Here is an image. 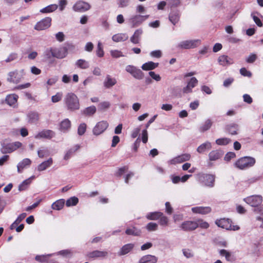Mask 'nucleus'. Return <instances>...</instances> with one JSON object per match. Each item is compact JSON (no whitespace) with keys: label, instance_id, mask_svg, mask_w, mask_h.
<instances>
[{"label":"nucleus","instance_id":"f257e3e1","mask_svg":"<svg viewBox=\"0 0 263 263\" xmlns=\"http://www.w3.org/2000/svg\"><path fill=\"white\" fill-rule=\"evenodd\" d=\"M64 102L67 109L70 111L79 110L80 108L79 99L73 92L68 93L64 98Z\"/></svg>","mask_w":263,"mask_h":263},{"label":"nucleus","instance_id":"f03ea898","mask_svg":"<svg viewBox=\"0 0 263 263\" xmlns=\"http://www.w3.org/2000/svg\"><path fill=\"white\" fill-rule=\"evenodd\" d=\"M256 162L255 158L245 156L238 159L235 163L234 165L236 167L240 170H245L247 168L253 166Z\"/></svg>","mask_w":263,"mask_h":263},{"label":"nucleus","instance_id":"7ed1b4c3","mask_svg":"<svg viewBox=\"0 0 263 263\" xmlns=\"http://www.w3.org/2000/svg\"><path fill=\"white\" fill-rule=\"evenodd\" d=\"M2 147L1 152L2 154L11 153L22 146L21 142L16 141L9 143L7 140H4L1 143Z\"/></svg>","mask_w":263,"mask_h":263},{"label":"nucleus","instance_id":"20e7f679","mask_svg":"<svg viewBox=\"0 0 263 263\" xmlns=\"http://www.w3.org/2000/svg\"><path fill=\"white\" fill-rule=\"evenodd\" d=\"M232 220L229 218H221L215 221V223L218 227L226 230L237 231L240 229L238 226L232 225Z\"/></svg>","mask_w":263,"mask_h":263},{"label":"nucleus","instance_id":"39448f33","mask_svg":"<svg viewBox=\"0 0 263 263\" xmlns=\"http://www.w3.org/2000/svg\"><path fill=\"white\" fill-rule=\"evenodd\" d=\"M73 46L71 44L66 43L59 48H54L55 53V58L62 59L65 58L69 49L73 48Z\"/></svg>","mask_w":263,"mask_h":263},{"label":"nucleus","instance_id":"423d86ee","mask_svg":"<svg viewBox=\"0 0 263 263\" xmlns=\"http://www.w3.org/2000/svg\"><path fill=\"white\" fill-rule=\"evenodd\" d=\"M215 176L212 174H202L199 175V180L205 186L212 187L214 186Z\"/></svg>","mask_w":263,"mask_h":263},{"label":"nucleus","instance_id":"0eeeda50","mask_svg":"<svg viewBox=\"0 0 263 263\" xmlns=\"http://www.w3.org/2000/svg\"><path fill=\"white\" fill-rule=\"evenodd\" d=\"M201 44V40L199 39L186 40L181 42L178 47L181 49H189L195 48Z\"/></svg>","mask_w":263,"mask_h":263},{"label":"nucleus","instance_id":"6e6552de","mask_svg":"<svg viewBox=\"0 0 263 263\" xmlns=\"http://www.w3.org/2000/svg\"><path fill=\"white\" fill-rule=\"evenodd\" d=\"M126 71L130 73L135 79L142 80L144 77V74L142 71L133 65H127L126 67Z\"/></svg>","mask_w":263,"mask_h":263},{"label":"nucleus","instance_id":"1a4fd4ad","mask_svg":"<svg viewBox=\"0 0 263 263\" xmlns=\"http://www.w3.org/2000/svg\"><path fill=\"white\" fill-rule=\"evenodd\" d=\"M243 200L251 206L257 207L262 203V197L260 195H252L244 198Z\"/></svg>","mask_w":263,"mask_h":263},{"label":"nucleus","instance_id":"9d476101","mask_svg":"<svg viewBox=\"0 0 263 263\" xmlns=\"http://www.w3.org/2000/svg\"><path fill=\"white\" fill-rule=\"evenodd\" d=\"M51 24V18L46 17L38 22L34 26V29L40 31L48 28Z\"/></svg>","mask_w":263,"mask_h":263},{"label":"nucleus","instance_id":"9b49d317","mask_svg":"<svg viewBox=\"0 0 263 263\" xmlns=\"http://www.w3.org/2000/svg\"><path fill=\"white\" fill-rule=\"evenodd\" d=\"M108 127V123L106 121H101L97 123L92 130L95 135L98 136L102 134Z\"/></svg>","mask_w":263,"mask_h":263},{"label":"nucleus","instance_id":"f8f14e48","mask_svg":"<svg viewBox=\"0 0 263 263\" xmlns=\"http://www.w3.org/2000/svg\"><path fill=\"white\" fill-rule=\"evenodd\" d=\"M91 8L90 5L84 1H78L73 6V9L75 11L84 12L88 10Z\"/></svg>","mask_w":263,"mask_h":263},{"label":"nucleus","instance_id":"ddd939ff","mask_svg":"<svg viewBox=\"0 0 263 263\" xmlns=\"http://www.w3.org/2000/svg\"><path fill=\"white\" fill-rule=\"evenodd\" d=\"M180 227L184 231L191 232L198 228V225L196 221L186 220L183 222Z\"/></svg>","mask_w":263,"mask_h":263},{"label":"nucleus","instance_id":"4468645a","mask_svg":"<svg viewBox=\"0 0 263 263\" xmlns=\"http://www.w3.org/2000/svg\"><path fill=\"white\" fill-rule=\"evenodd\" d=\"M108 252L106 251L95 250L89 252L87 256L90 258H104L107 256Z\"/></svg>","mask_w":263,"mask_h":263},{"label":"nucleus","instance_id":"2eb2a0df","mask_svg":"<svg viewBox=\"0 0 263 263\" xmlns=\"http://www.w3.org/2000/svg\"><path fill=\"white\" fill-rule=\"evenodd\" d=\"M55 136V133L50 129H44L39 132L35 136L36 139L45 138L51 139Z\"/></svg>","mask_w":263,"mask_h":263},{"label":"nucleus","instance_id":"dca6fc26","mask_svg":"<svg viewBox=\"0 0 263 263\" xmlns=\"http://www.w3.org/2000/svg\"><path fill=\"white\" fill-rule=\"evenodd\" d=\"M191 155L189 154H183L178 156L170 160L171 164H176L177 163H181L184 161H188L191 158Z\"/></svg>","mask_w":263,"mask_h":263},{"label":"nucleus","instance_id":"f3484780","mask_svg":"<svg viewBox=\"0 0 263 263\" xmlns=\"http://www.w3.org/2000/svg\"><path fill=\"white\" fill-rule=\"evenodd\" d=\"M191 210L194 214H198L201 215H206L212 212V209L210 206H195L193 207Z\"/></svg>","mask_w":263,"mask_h":263},{"label":"nucleus","instance_id":"a211bd4d","mask_svg":"<svg viewBox=\"0 0 263 263\" xmlns=\"http://www.w3.org/2000/svg\"><path fill=\"white\" fill-rule=\"evenodd\" d=\"M21 79L22 77L18 74L17 70H15L8 73L7 81L16 84L21 81Z\"/></svg>","mask_w":263,"mask_h":263},{"label":"nucleus","instance_id":"6ab92c4d","mask_svg":"<svg viewBox=\"0 0 263 263\" xmlns=\"http://www.w3.org/2000/svg\"><path fill=\"white\" fill-rule=\"evenodd\" d=\"M180 14L178 10L172 11L168 15L170 21L175 25L180 20Z\"/></svg>","mask_w":263,"mask_h":263},{"label":"nucleus","instance_id":"aec40b11","mask_svg":"<svg viewBox=\"0 0 263 263\" xmlns=\"http://www.w3.org/2000/svg\"><path fill=\"white\" fill-rule=\"evenodd\" d=\"M218 63L222 66L231 65L233 63V60L226 55H221L218 59Z\"/></svg>","mask_w":263,"mask_h":263},{"label":"nucleus","instance_id":"412c9836","mask_svg":"<svg viewBox=\"0 0 263 263\" xmlns=\"http://www.w3.org/2000/svg\"><path fill=\"white\" fill-rule=\"evenodd\" d=\"M157 260V258L155 256L146 255L140 259L139 263H156Z\"/></svg>","mask_w":263,"mask_h":263},{"label":"nucleus","instance_id":"4be33fe9","mask_svg":"<svg viewBox=\"0 0 263 263\" xmlns=\"http://www.w3.org/2000/svg\"><path fill=\"white\" fill-rule=\"evenodd\" d=\"M255 211H257L260 214V215L257 216L256 218V226L263 228V207H260L257 210H255Z\"/></svg>","mask_w":263,"mask_h":263},{"label":"nucleus","instance_id":"5701e85b","mask_svg":"<svg viewBox=\"0 0 263 263\" xmlns=\"http://www.w3.org/2000/svg\"><path fill=\"white\" fill-rule=\"evenodd\" d=\"M54 47L47 48L44 52L43 56L46 60H49L52 58H55V53L54 52Z\"/></svg>","mask_w":263,"mask_h":263},{"label":"nucleus","instance_id":"b1692460","mask_svg":"<svg viewBox=\"0 0 263 263\" xmlns=\"http://www.w3.org/2000/svg\"><path fill=\"white\" fill-rule=\"evenodd\" d=\"M31 163V161L29 158L24 159L21 162H20L17 166V171L18 173H22L23 170L26 166H29Z\"/></svg>","mask_w":263,"mask_h":263},{"label":"nucleus","instance_id":"393cba45","mask_svg":"<svg viewBox=\"0 0 263 263\" xmlns=\"http://www.w3.org/2000/svg\"><path fill=\"white\" fill-rule=\"evenodd\" d=\"M53 163V160L51 158H50L47 160L39 164L37 166V170L39 171H43L45 170L48 167H50Z\"/></svg>","mask_w":263,"mask_h":263},{"label":"nucleus","instance_id":"a878e982","mask_svg":"<svg viewBox=\"0 0 263 263\" xmlns=\"http://www.w3.org/2000/svg\"><path fill=\"white\" fill-rule=\"evenodd\" d=\"M158 65V63H154L150 61L143 64L141 68L144 70H152L157 67Z\"/></svg>","mask_w":263,"mask_h":263},{"label":"nucleus","instance_id":"bb28decb","mask_svg":"<svg viewBox=\"0 0 263 263\" xmlns=\"http://www.w3.org/2000/svg\"><path fill=\"white\" fill-rule=\"evenodd\" d=\"M222 154L220 151L214 150L211 151L209 154V160L211 161H216L219 159Z\"/></svg>","mask_w":263,"mask_h":263},{"label":"nucleus","instance_id":"cd10ccee","mask_svg":"<svg viewBox=\"0 0 263 263\" xmlns=\"http://www.w3.org/2000/svg\"><path fill=\"white\" fill-rule=\"evenodd\" d=\"M18 98V97L17 95L11 94L7 96L5 101L8 105L12 106L16 103Z\"/></svg>","mask_w":263,"mask_h":263},{"label":"nucleus","instance_id":"c85d7f7f","mask_svg":"<svg viewBox=\"0 0 263 263\" xmlns=\"http://www.w3.org/2000/svg\"><path fill=\"white\" fill-rule=\"evenodd\" d=\"M134 245L133 243H128L123 246L119 253V255H123L129 253L134 248Z\"/></svg>","mask_w":263,"mask_h":263},{"label":"nucleus","instance_id":"c756f323","mask_svg":"<svg viewBox=\"0 0 263 263\" xmlns=\"http://www.w3.org/2000/svg\"><path fill=\"white\" fill-rule=\"evenodd\" d=\"M116 83L117 81L115 78H111L110 76L107 75L104 82V85L106 88H108L114 86Z\"/></svg>","mask_w":263,"mask_h":263},{"label":"nucleus","instance_id":"7c9ffc66","mask_svg":"<svg viewBox=\"0 0 263 263\" xmlns=\"http://www.w3.org/2000/svg\"><path fill=\"white\" fill-rule=\"evenodd\" d=\"M71 127V122L68 119L63 120L60 124V129L61 131H66Z\"/></svg>","mask_w":263,"mask_h":263},{"label":"nucleus","instance_id":"2f4dec72","mask_svg":"<svg viewBox=\"0 0 263 263\" xmlns=\"http://www.w3.org/2000/svg\"><path fill=\"white\" fill-rule=\"evenodd\" d=\"M112 39L114 42H123L128 39V36L125 33H118L112 36Z\"/></svg>","mask_w":263,"mask_h":263},{"label":"nucleus","instance_id":"473e14b6","mask_svg":"<svg viewBox=\"0 0 263 263\" xmlns=\"http://www.w3.org/2000/svg\"><path fill=\"white\" fill-rule=\"evenodd\" d=\"M65 200L63 199H59L53 202L51 205V208L54 210H60L64 205Z\"/></svg>","mask_w":263,"mask_h":263},{"label":"nucleus","instance_id":"72a5a7b5","mask_svg":"<svg viewBox=\"0 0 263 263\" xmlns=\"http://www.w3.org/2000/svg\"><path fill=\"white\" fill-rule=\"evenodd\" d=\"M27 214L25 213L20 214L16 219L11 224L10 229L11 230L14 229L17 225L26 217Z\"/></svg>","mask_w":263,"mask_h":263},{"label":"nucleus","instance_id":"f704fd0d","mask_svg":"<svg viewBox=\"0 0 263 263\" xmlns=\"http://www.w3.org/2000/svg\"><path fill=\"white\" fill-rule=\"evenodd\" d=\"M162 215V212H154L148 213L146 217L147 219L150 220H156L159 219V217Z\"/></svg>","mask_w":263,"mask_h":263},{"label":"nucleus","instance_id":"c9c22d12","mask_svg":"<svg viewBox=\"0 0 263 263\" xmlns=\"http://www.w3.org/2000/svg\"><path fill=\"white\" fill-rule=\"evenodd\" d=\"M211 148V143L210 142H206L199 145L197 148V151L201 154L204 153L206 149H210Z\"/></svg>","mask_w":263,"mask_h":263},{"label":"nucleus","instance_id":"e433bc0d","mask_svg":"<svg viewBox=\"0 0 263 263\" xmlns=\"http://www.w3.org/2000/svg\"><path fill=\"white\" fill-rule=\"evenodd\" d=\"M219 254L221 256H224L226 259L228 261H233V256L232 253L225 249H221L219 251Z\"/></svg>","mask_w":263,"mask_h":263},{"label":"nucleus","instance_id":"4c0bfd02","mask_svg":"<svg viewBox=\"0 0 263 263\" xmlns=\"http://www.w3.org/2000/svg\"><path fill=\"white\" fill-rule=\"evenodd\" d=\"M125 233L128 235L139 236L141 234V231L135 227L127 228L125 231Z\"/></svg>","mask_w":263,"mask_h":263},{"label":"nucleus","instance_id":"58836bf2","mask_svg":"<svg viewBox=\"0 0 263 263\" xmlns=\"http://www.w3.org/2000/svg\"><path fill=\"white\" fill-rule=\"evenodd\" d=\"M58 8V5L56 4L50 5L40 10V12L42 13H51L54 11Z\"/></svg>","mask_w":263,"mask_h":263},{"label":"nucleus","instance_id":"ea45409f","mask_svg":"<svg viewBox=\"0 0 263 263\" xmlns=\"http://www.w3.org/2000/svg\"><path fill=\"white\" fill-rule=\"evenodd\" d=\"M142 33V30L138 29L135 31L134 35L131 37L130 41L134 44H138L139 42L140 36Z\"/></svg>","mask_w":263,"mask_h":263},{"label":"nucleus","instance_id":"a19ab883","mask_svg":"<svg viewBox=\"0 0 263 263\" xmlns=\"http://www.w3.org/2000/svg\"><path fill=\"white\" fill-rule=\"evenodd\" d=\"M96 112V108L95 106H91L85 108L82 111V114L86 116H91Z\"/></svg>","mask_w":263,"mask_h":263},{"label":"nucleus","instance_id":"79ce46f5","mask_svg":"<svg viewBox=\"0 0 263 263\" xmlns=\"http://www.w3.org/2000/svg\"><path fill=\"white\" fill-rule=\"evenodd\" d=\"M212 121L210 119L206 120L205 122L200 127L199 130L204 132L209 129L212 125Z\"/></svg>","mask_w":263,"mask_h":263},{"label":"nucleus","instance_id":"37998d69","mask_svg":"<svg viewBox=\"0 0 263 263\" xmlns=\"http://www.w3.org/2000/svg\"><path fill=\"white\" fill-rule=\"evenodd\" d=\"M79 148L80 146L78 145H76L73 147L69 149L65 155L64 159L66 160H68Z\"/></svg>","mask_w":263,"mask_h":263},{"label":"nucleus","instance_id":"c03bdc74","mask_svg":"<svg viewBox=\"0 0 263 263\" xmlns=\"http://www.w3.org/2000/svg\"><path fill=\"white\" fill-rule=\"evenodd\" d=\"M238 130V126L235 124H230L227 126L226 130L228 133L231 135L237 134Z\"/></svg>","mask_w":263,"mask_h":263},{"label":"nucleus","instance_id":"a18cd8bd","mask_svg":"<svg viewBox=\"0 0 263 263\" xmlns=\"http://www.w3.org/2000/svg\"><path fill=\"white\" fill-rule=\"evenodd\" d=\"M29 121L31 123L36 122L39 119V115L36 112H30L27 115Z\"/></svg>","mask_w":263,"mask_h":263},{"label":"nucleus","instance_id":"49530a36","mask_svg":"<svg viewBox=\"0 0 263 263\" xmlns=\"http://www.w3.org/2000/svg\"><path fill=\"white\" fill-rule=\"evenodd\" d=\"M198 225V228L200 227L201 229H206L209 228L210 224L205 221H204L202 219H198L196 220Z\"/></svg>","mask_w":263,"mask_h":263},{"label":"nucleus","instance_id":"de8ad7c7","mask_svg":"<svg viewBox=\"0 0 263 263\" xmlns=\"http://www.w3.org/2000/svg\"><path fill=\"white\" fill-rule=\"evenodd\" d=\"M77 66L82 69H86L89 67L88 63L84 60L80 59L77 61Z\"/></svg>","mask_w":263,"mask_h":263},{"label":"nucleus","instance_id":"09e8293b","mask_svg":"<svg viewBox=\"0 0 263 263\" xmlns=\"http://www.w3.org/2000/svg\"><path fill=\"white\" fill-rule=\"evenodd\" d=\"M79 202V199L76 197H72L68 199L66 202L67 206L76 205Z\"/></svg>","mask_w":263,"mask_h":263},{"label":"nucleus","instance_id":"8fccbe9b","mask_svg":"<svg viewBox=\"0 0 263 263\" xmlns=\"http://www.w3.org/2000/svg\"><path fill=\"white\" fill-rule=\"evenodd\" d=\"M231 141V139L228 138H219L216 140V143L219 145H226Z\"/></svg>","mask_w":263,"mask_h":263},{"label":"nucleus","instance_id":"3c124183","mask_svg":"<svg viewBox=\"0 0 263 263\" xmlns=\"http://www.w3.org/2000/svg\"><path fill=\"white\" fill-rule=\"evenodd\" d=\"M159 223L162 226H167L168 224V218L162 213V215L159 218Z\"/></svg>","mask_w":263,"mask_h":263},{"label":"nucleus","instance_id":"603ef678","mask_svg":"<svg viewBox=\"0 0 263 263\" xmlns=\"http://www.w3.org/2000/svg\"><path fill=\"white\" fill-rule=\"evenodd\" d=\"M31 182V180L29 178L26 179L19 185L18 190L21 191L25 190L30 184Z\"/></svg>","mask_w":263,"mask_h":263},{"label":"nucleus","instance_id":"864d4df0","mask_svg":"<svg viewBox=\"0 0 263 263\" xmlns=\"http://www.w3.org/2000/svg\"><path fill=\"white\" fill-rule=\"evenodd\" d=\"M128 170V166L127 165L124 166L119 168L115 173V176L117 177H121L124 173L127 172Z\"/></svg>","mask_w":263,"mask_h":263},{"label":"nucleus","instance_id":"5fc2aeb1","mask_svg":"<svg viewBox=\"0 0 263 263\" xmlns=\"http://www.w3.org/2000/svg\"><path fill=\"white\" fill-rule=\"evenodd\" d=\"M62 97V92H57L55 95L52 96L51 101L53 103L58 102L61 100Z\"/></svg>","mask_w":263,"mask_h":263},{"label":"nucleus","instance_id":"6e6d98bb","mask_svg":"<svg viewBox=\"0 0 263 263\" xmlns=\"http://www.w3.org/2000/svg\"><path fill=\"white\" fill-rule=\"evenodd\" d=\"M146 229L148 231H156L158 229V224L154 222H149L146 226Z\"/></svg>","mask_w":263,"mask_h":263},{"label":"nucleus","instance_id":"4d7b16f0","mask_svg":"<svg viewBox=\"0 0 263 263\" xmlns=\"http://www.w3.org/2000/svg\"><path fill=\"white\" fill-rule=\"evenodd\" d=\"M86 124L85 123H81L78 129V133L79 135H83L86 132Z\"/></svg>","mask_w":263,"mask_h":263},{"label":"nucleus","instance_id":"13d9d810","mask_svg":"<svg viewBox=\"0 0 263 263\" xmlns=\"http://www.w3.org/2000/svg\"><path fill=\"white\" fill-rule=\"evenodd\" d=\"M37 155L40 158H43L46 156L49 155V151L46 148L40 149L37 151Z\"/></svg>","mask_w":263,"mask_h":263},{"label":"nucleus","instance_id":"bf43d9fd","mask_svg":"<svg viewBox=\"0 0 263 263\" xmlns=\"http://www.w3.org/2000/svg\"><path fill=\"white\" fill-rule=\"evenodd\" d=\"M257 55L255 53H251L246 60V62L248 63H253L257 59Z\"/></svg>","mask_w":263,"mask_h":263},{"label":"nucleus","instance_id":"052dcab7","mask_svg":"<svg viewBox=\"0 0 263 263\" xmlns=\"http://www.w3.org/2000/svg\"><path fill=\"white\" fill-rule=\"evenodd\" d=\"M18 56L17 54L16 53H10L8 58L5 60V62L6 63H9L12 62L16 59H17Z\"/></svg>","mask_w":263,"mask_h":263},{"label":"nucleus","instance_id":"680f3d73","mask_svg":"<svg viewBox=\"0 0 263 263\" xmlns=\"http://www.w3.org/2000/svg\"><path fill=\"white\" fill-rule=\"evenodd\" d=\"M236 157V154L234 152H230L226 154L224 156V160L226 161H230L232 159Z\"/></svg>","mask_w":263,"mask_h":263},{"label":"nucleus","instance_id":"e2e57ef3","mask_svg":"<svg viewBox=\"0 0 263 263\" xmlns=\"http://www.w3.org/2000/svg\"><path fill=\"white\" fill-rule=\"evenodd\" d=\"M198 80L195 77H192L188 82L187 84L192 88L195 87L198 84Z\"/></svg>","mask_w":263,"mask_h":263},{"label":"nucleus","instance_id":"0e129e2a","mask_svg":"<svg viewBox=\"0 0 263 263\" xmlns=\"http://www.w3.org/2000/svg\"><path fill=\"white\" fill-rule=\"evenodd\" d=\"M180 4V0H170L168 5L171 8L178 7Z\"/></svg>","mask_w":263,"mask_h":263},{"label":"nucleus","instance_id":"69168bd1","mask_svg":"<svg viewBox=\"0 0 263 263\" xmlns=\"http://www.w3.org/2000/svg\"><path fill=\"white\" fill-rule=\"evenodd\" d=\"M97 54L99 57H102L104 55V51L100 43L98 44Z\"/></svg>","mask_w":263,"mask_h":263},{"label":"nucleus","instance_id":"338daca9","mask_svg":"<svg viewBox=\"0 0 263 263\" xmlns=\"http://www.w3.org/2000/svg\"><path fill=\"white\" fill-rule=\"evenodd\" d=\"M240 73L242 76L244 77H250L252 75L251 72L249 71H248L245 67L241 68L240 69Z\"/></svg>","mask_w":263,"mask_h":263},{"label":"nucleus","instance_id":"774afa93","mask_svg":"<svg viewBox=\"0 0 263 263\" xmlns=\"http://www.w3.org/2000/svg\"><path fill=\"white\" fill-rule=\"evenodd\" d=\"M165 205V212L168 215H171L173 212V209L169 202H166Z\"/></svg>","mask_w":263,"mask_h":263}]
</instances>
